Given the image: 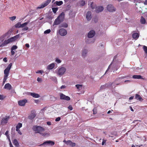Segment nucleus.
Listing matches in <instances>:
<instances>
[{
    "instance_id": "f257e3e1",
    "label": "nucleus",
    "mask_w": 147,
    "mask_h": 147,
    "mask_svg": "<svg viewBox=\"0 0 147 147\" xmlns=\"http://www.w3.org/2000/svg\"><path fill=\"white\" fill-rule=\"evenodd\" d=\"M20 37V34H18L16 36L11 37L7 40H5L4 42L0 45V47H3L13 42L18 38Z\"/></svg>"
},
{
    "instance_id": "f03ea898",
    "label": "nucleus",
    "mask_w": 147,
    "mask_h": 147,
    "mask_svg": "<svg viewBox=\"0 0 147 147\" xmlns=\"http://www.w3.org/2000/svg\"><path fill=\"white\" fill-rule=\"evenodd\" d=\"M125 78V77L124 76L122 77L121 78H117L114 82L112 83H110L108 84H106L103 85H102L100 87V90H103L106 89L107 87H109L112 86L113 85V86H114V85L115 84L117 85H119V82H117V81H119L120 79L121 78Z\"/></svg>"
},
{
    "instance_id": "7ed1b4c3",
    "label": "nucleus",
    "mask_w": 147,
    "mask_h": 147,
    "mask_svg": "<svg viewBox=\"0 0 147 147\" xmlns=\"http://www.w3.org/2000/svg\"><path fill=\"white\" fill-rule=\"evenodd\" d=\"M12 65V63H11L9 64L7 67L4 70V78L3 81V84H4L7 80L8 76L9 75V71Z\"/></svg>"
},
{
    "instance_id": "20e7f679",
    "label": "nucleus",
    "mask_w": 147,
    "mask_h": 147,
    "mask_svg": "<svg viewBox=\"0 0 147 147\" xmlns=\"http://www.w3.org/2000/svg\"><path fill=\"white\" fill-rule=\"evenodd\" d=\"M65 13L64 12H62L55 20L53 23V25L59 24L63 21L64 18Z\"/></svg>"
},
{
    "instance_id": "39448f33",
    "label": "nucleus",
    "mask_w": 147,
    "mask_h": 147,
    "mask_svg": "<svg viewBox=\"0 0 147 147\" xmlns=\"http://www.w3.org/2000/svg\"><path fill=\"white\" fill-rule=\"evenodd\" d=\"M32 129L35 133H39L42 134L41 133V132L43 131L45 129L43 127L41 126L38 125H34L33 126Z\"/></svg>"
},
{
    "instance_id": "423d86ee",
    "label": "nucleus",
    "mask_w": 147,
    "mask_h": 147,
    "mask_svg": "<svg viewBox=\"0 0 147 147\" xmlns=\"http://www.w3.org/2000/svg\"><path fill=\"white\" fill-rule=\"evenodd\" d=\"M51 0H47L42 3L40 5L37 7V9L42 8L48 5L51 2Z\"/></svg>"
},
{
    "instance_id": "0eeeda50",
    "label": "nucleus",
    "mask_w": 147,
    "mask_h": 147,
    "mask_svg": "<svg viewBox=\"0 0 147 147\" xmlns=\"http://www.w3.org/2000/svg\"><path fill=\"white\" fill-rule=\"evenodd\" d=\"M60 99L61 100H64L68 101L70 99V98L69 96H66L63 93H60Z\"/></svg>"
},
{
    "instance_id": "6e6552de",
    "label": "nucleus",
    "mask_w": 147,
    "mask_h": 147,
    "mask_svg": "<svg viewBox=\"0 0 147 147\" xmlns=\"http://www.w3.org/2000/svg\"><path fill=\"white\" fill-rule=\"evenodd\" d=\"M36 116V112L34 110H32L31 113L28 116V119L30 120H32Z\"/></svg>"
},
{
    "instance_id": "1a4fd4ad",
    "label": "nucleus",
    "mask_w": 147,
    "mask_h": 147,
    "mask_svg": "<svg viewBox=\"0 0 147 147\" xmlns=\"http://www.w3.org/2000/svg\"><path fill=\"white\" fill-rule=\"evenodd\" d=\"M107 9L110 12H113L115 10V9L114 6L111 4L108 5L107 6Z\"/></svg>"
},
{
    "instance_id": "9d476101",
    "label": "nucleus",
    "mask_w": 147,
    "mask_h": 147,
    "mask_svg": "<svg viewBox=\"0 0 147 147\" xmlns=\"http://www.w3.org/2000/svg\"><path fill=\"white\" fill-rule=\"evenodd\" d=\"M59 34L62 36H64L67 34V31L65 29L63 28L60 29L59 31Z\"/></svg>"
},
{
    "instance_id": "9b49d317",
    "label": "nucleus",
    "mask_w": 147,
    "mask_h": 147,
    "mask_svg": "<svg viewBox=\"0 0 147 147\" xmlns=\"http://www.w3.org/2000/svg\"><path fill=\"white\" fill-rule=\"evenodd\" d=\"M47 144L51 146H53L55 144V142H54L51 141H46L44 142L43 143L40 144L39 146H41Z\"/></svg>"
},
{
    "instance_id": "f8f14e48",
    "label": "nucleus",
    "mask_w": 147,
    "mask_h": 147,
    "mask_svg": "<svg viewBox=\"0 0 147 147\" xmlns=\"http://www.w3.org/2000/svg\"><path fill=\"white\" fill-rule=\"evenodd\" d=\"M66 69L65 68L62 67L59 68L58 71V74L59 75H62L66 71Z\"/></svg>"
},
{
    "instance_id": "ddd939ff",
    "label": "nucleus",
    "mask_w": 147,
    "mask_h": 147,
    "mask_svg": "<svg viewBox=\"0 0 147 147\" xmlns=\"http://www.w3.org/2000/svg\"><path fill=\"white\" fill-rule=\"evenodd\" d=\"M27 100L26 99H24L23 100H20L18 101V105L20 106H22L25 105V104L27 102Z\"/></svg>"
},
{
    "instance_id": "4468645a",
    "label": "nucleus",
    "mask_w": 147,
    "mask_h": 147,
    "mask_svg": "<svg viewBox=\"0 0 147 147\" xmlns=\"http://www.w3.org/2000/svg\"><path fill=\"white\" fill-rule=\"evenodd\" d=\"M9 119V117H6L3 118L1 120V124L3 125L7 123Z\"/></svg>"
},
{
    "instance_id": "2eb2a0df",
    "label": "nucleus",
    "mask_w": 147,
    "mask_h": 147,
    "mask_svg": "<svg viewBox=\"0 0 147 147\" xmlns=\"http://www.w3.org/2000/svg\"><path fill=\"white\" fill-rule=\"evenodd\" d=\"M95 34V31L93 30H91L90 31L88 34V37L89 38H92L94 36Z\"/></svg>"
},
{
    "instance_id": "dca6fc26",
    "label": "nucleus",
    "mask_w": 147,
    "mask_h": 147,
    "mask_svg": "<svg viewBox=\"0 0 147 147\" xmlns=\"http://www.w3.org/2000/svg\"><path fill=\"white\" fill-rule=\"evenodd\" d=\"M104 8L103 7L101 6H99L96 7L95 9V11L96 13H99L101 12L103 10Z\"/></svg>"
},
{
    "instance_id": "f3484780",
    "label": "nucleus",
    "mask_w": 147,
    "mask_h": 147,
    "mask_svg": "<svg viewBox=\"0 0 147 147\" xmlns=\"http://www.w3.org/2000/svg\"><path fill=\"white\" fill-rule=\"evenodd\" d=\"M86 18L88 21H89L92 18V16L91 13L90 11H88L86 15Z\"/></svg>"
},
{
    "instance_id": "a211bd4d",
    "label": "nucleus",
    "mask_w": 147,
    "mask_h": 147,
    "mask_svg": "<svg viewBox=\"0 0 147 147\" xmlns=\"http://www.w3.org/2000/svg\"><path fill=\"white\" fill-rule=\"evenodd\" d=\"M30 95L32 96L33 97L35 98H38L40 97V95L34 92H30L29 93Z\"/></svg>"
},
{
    "instance_id": "6ab92c4d",
    "label": "nucleus",
    "mask_w": 147,
    "mask_h": 147,
    "mask_svg": "<svg viewBox=\"0 0 147 147\" xmlns=\"http://www.w3.org/2000/svg\"><path fill=\"white\" fill-rule=\"evenodd\" d=\"M11 86L9 83L6 84L4 87V88L9 90H10L11 89Z\"/></svg>"
},
{
    "instance_id": "aec40b11",
    "label": "nucleus",
    "mask_w": 147,
    "mask_h": 147,
    "mask_svg": "<svg viewBox=\"0 0 147 147\" xmlns=\"http://www.w3.org/2000/svg\"><path fill=\"white\" fill-rule=\"evenodd\" d=\"M11 35L10 32L9 31L7 32L6 33L4 34L2 36L3 38L7 37V38H9Z\"/></svg>"
},
{
    "instance_id": "412c9836",
    "label": "nucleus",
    "mask_w": 147,
    "mask_h": 147,
    "mask_svg": "<svg viewBox=\"0 0 147 147\" xmlns=\"http://www.w3.org/2000/svg\"><path fill=\"white\" fill-rule=\"evenodd\" d=\"M55 66L54 63H51L47 66V69L48 70L52 69L54 68Z\"/></svg>"
},
{
    "instance_id": "4be33fe9",
    "label": "nucleus",
    "mask_w": 147,
    "mask_h": 147,
    "mask_svg": "<svg viewBox=\"0 0 147 147\" xmlns=\"http://www.w3.org/2000/svg\"><path fill=\"white\" fill-rule=\"evenodd\" d=\"M132 78L134 79H144V78H143L141 75H134L133 76Z\"/></svg>"
},
{
    "instance_id": "5701e85b",
    "label": "nucleus",
    "mask_w": 147,
    "mask_h": 147,
    "mask_svg": "<svg viewBox=\"0 0 147 147\" xmlns=\"http://www.w3.org/2000/svg\"><path fill=\"white\" fill-rule=\"evenodd\" d=\"M13 143L16 147H19L20 146L19 144L16 139H14L13 140Z\"/></svg>"
},
{
    "instance_id": "b1692460",
    "label": "nucleus",
    "mask_w": 147,
    "mask_h": 147,
    "mask_svg": "<svg viewBox=\"0 0 147 147\" xmlns=\"http://www.w3.org/2000/svg\"><path fill=\"white\" fill-rule=\"evenodd\" d=\"M139 34L137 33L133 34L132 35L133 38L135 40H137L139 38Z\"/></svg>"
},
{
    "instance_id": "393cba45",
    "label": "nucleus",
    "mask_w": 147,
    "mask_h": 147,
    "mask_svg": "<svg viewBox=\"0 0 147 147\" xmlns=\"http://www.w3.org/2000/svg\"><path fill=\"white\" fill-rule=\"evenodd\" d=\"M135 98L140 101H142L143 100L142 97L138 94H136L135 95Z\"/></svg>"
},
{
    "instance_id": "a878e982",
    "label": "nucleus",
    "mask_w": 147,
    "mask_h": 147,
    "mask_svg": "<svg viewBox=\"0 0 147 147\" xmlns=\"http://www.w3.org/2000/svg\"><path fill=\"white\" fill-rule=\"evenodd\" d=\"M87 52V50L86 49H84L82 52V57H85L86 56Z\"/></svg>"
},
{
    "instance_id": "bb28decb",
    "label": "nucleus",
    "mask_w": 147,
    "mask_h": 147,
    "mask_svg": "<svg viewBox=\"0 0 147 147\" xmlns=\"http://www.w3.org/2000/svg\"><path fill=\"white\" fill-rule=\"evenodd\" d=\"M55 3L57 6H60L62 5L63 3L62 1H56Z\"/></svg>"
},
{
    "instance_id": "cd10ccee",
    "label": "nucleus",
    "mask_w": 147,
    "mask_h": 147,
    "mask_svg": "<svg viewBox=\"0 0 147 147\" xmlns=\"http://www.w3.org/2000/svg\"><path fill=\"white\" fill-rule=\"evenodd\" d=\"M90 3H91L90 6L92 9H94L95 8L96 9V4H94L93 2H92L91 3L90 2Z\"/></svg>"
},
{
    "instance_id": "c85d7f7f",
    "label": "nucleus",
    "mask_w": 147,
    "mask_h": 147,
    "mask_svg": "<svg viewBox=\"0 0 147 147\" xmlns=\"http://www.w3.org/2000/svg\"><path fill=\"white\" fill-rule=\"evenodd\" d=\"M15 27L16 28H21V23L18 22L15 25Z\"/></svg>"
},
{
    "instance_id": "c756f323",
    "label": "nucleus",
    "mask_w": 147,
    "mask_h": 147,
    "mask_svg": "<svg viewBox=\"0 0 147 147\" xmlns=\"http://www.w3.org/2000/svg\"><path fill=\"white\" fill-rule=\"evenodd\" d=\"M140 22L142 24H144L146 23V20L142 16L141 17Z\"/></svg>"
},
{
    "instance_id": "7c9ffc66",
    "label": "nucleus",
    "mask_w": 147,
    "mask_h": 147,
    "mask_svg": "<svg viewBox=\"0 0 147 147\" xmlns=\"http://www.w3.org/2000/svg\"><path fill=\"white\" fill-rule=\"evenodd\" d=\"M22 126V124L20 123H18L16 126V129H19Z\"/></svg>"
},
{
    "instance_id": "2f4dec72",
    "label": "nucleus",
    "mask_w": 147,
    "mask_h": 147,
    "mask_svg": "<svg viewBox=\"0 0 147 147\" xmlns=\"http://www.w3.org/2000/svg\"><path fill=\"white\" fill-rule=\"evenodd\" d=\"M29 22H25L22 24H21V28H23L25 26L28 24Z\"/></svg>"
},
{
    "instance_id": "473e14b6",
    "label": "nucleus",
    "mask_w": 147,
    "mask_h": 147,
    "mask_svg": "<svg viewBox=\"0 0 147 147\" xmlns=\"http://www.w3.org/2000/svg\"><path fill=\"white\" fill-rule=\"evenodd\" d=\"M68 26V25L66 23H63L60 26V27H63L64 28H67Z\"/></svg>"
},
{
    "instance_id": "72a5a7b5",
    "label": "nucleus",
    "mask_w": 147,
    "mask_h": 147,
    "mask_svg": "<svg viewBox=\"0 0 147 147\" xmlns=\"http://www.w3.org/2000/svg\"><path fill=\"white\" fill-rule=\"evenodd\" d=\"M58 8L57 7H53L52 8V10L53 12V13H55L58 10Z\"/></svg>"
},
{
    "instance_id": "f704fd0d",
    "label": "nucleus",
    "mask_w": 147,
    "mask_h": 147,
    "mask_svg": "<svg viewBox=\"0 0 147 147\" xmlns=\"http://www.w3.org/2000/svg\"><path fill=\"white\" fill-rule=\"evenodd\" d=\"M143 50L146 54H147V47L144 45L143 47Z\"/></svg>"
},
{
    "instance_id": "c9c22d12",
    "label": "nucleus",
    "mask_w": 147,
    "mask_h": 147,
    "mask_svg": "<svg viewBox=\"0 0 147 147\" xmlns=\"http://www.w3.org/2000/svg\"><path fill=\"white\" fill-rule=\"evenodd\" d=\"M18 48V47L16 45H13L12 46V47H11V50H14Z\"/></svg>"
},
{
    "instance_id": "e433bc0d",
    "label": "nucleus",
    "mask_w": 147,
    "mask_h": 147,
    "mask_svg": "<svg viewBox=\"0 0 147 147\" xmlns=\"http://www.w3.org/2000/svg\"><path fill=\"white\" fill-rule=\"evenodd\" d=\"M16 18V16H13L9 18V19L11 21H13Z\"/></svg>"
},
{
    "instance_id": "4c0bfd02",
    "label": "nucleus",
    "mask_w": 147,
    "mask_h": 147,
    "mask_svg": "<svg viewBox=\"0 0 147 147\" xmlns=\"http://www.w3.org/2000/svg\"><path fill=\"white\" fill-rule=\"evenodd\" d=\"M51 32V30L50 29H48L45 30L44 33L45 34H49Z\"/></svg>"
},
{
    "instance_id": "58836bf2",
    "label": "nucleus",
    "mask_w": 147,
    "mask_h": 147,
    "mask_svg": "<svg viewBox=\"0 0 147 147\" xmlns=\"http://www.w3.org/2000/svg\"><path fill=\"white\" fill-rule=\"evenodd\" d=\"M82 86V85L80 84H77L76 85V86L78 89H79L80 88H81Z\"/></svg>"
},
{
    "instance_id": "ea45409f",
    "label": "nucleus",
    "mask_w": 147,
    "mask_h": 147,
    "mask_svg": "<svg viewBox=\"0 0 147 147\" xmlns=\"http://www.w3.org/2000/svg\"><path fill=\"white\" fill-rule=\"evenodd\" d=\"M28 29V28L27 27H25L22 29V30L23 31H26Z\"/></svg>"
},
{
    "instance_id": "a19ab883",
    "label": "nucleus",
    "mask_w": 147,
    "mask_h": 147,
    "mask_svg": "<svg viewBox=\"0 0 147 147\" xmlns=\"http://www.w3.org/2000/svg\"><path fill=\"white\" fill-rule=\"evenodd\" d=\"M5 97L3 95L0 94V100H3Z\"/></svg>"
},
{
    "instance_id": "79ce46f5",
    "label": "nucleus",
    "mask_w": 147,
    "mask_h": 147,
    "mask_svg": "<svg viewBox=\"0 0 147 147\" xmlns=\"http://www.w3.org/2000/svg\"><path fill=\"white\" fill-rule=\"evenodd\" d=\"M71 141L70 140L67 141L66 143V144L67 145H69L70 146Z\"/></svg>"
},
{
    "instance_id": "37998d69",
    "label": "nucleus",
    "mask_w": 147,
    "mask_h": 147,
    "mask_svg": "<svg viewBox=\"0 0 147 147\" xmlns=\"http://www.w3.org/2000/svg\"><path fill=\"white\" fill-rule=\"evenodd\" d=\"M81 4V5L82 6H84L86 4L85 1H82Z\"/></svg>"
},
{
    "instance_id": "c03bdc74",
    "label": "nucleus",
    "mask_w": 147,
    "mask_h": 147,
    "mask_svg": "<svg viewBox=\"0 0 147 147\" xmlns=\"http://www.w3.org/2000/svg\"><path fill=\"white\" fill-rule=\"evenodd\" d=\"M75 145H76V144L75 143L72 142H71V143L70 146H72V147H74V146H75Z\"/></svg>"
},
{
    "instance_id": "a18cd8bd",
    "label": "nucleus",
    "mask_w": 147,
    "mask_h": 147,
    "mask_svg": "<svg viewBox=\"0 0 147 147\" xmlns=\"http://www.w3.org/2000/svg\"><path fill=\"white\" fill-rule=\"evenodd\" d=\"M16 131L18 132V133L20 135H21L22 134V133L20 131L19 129H16Z\"/></svg>"
},
{
    "instance_id": "49530a36",
    "label": "nucleus",
    "mask_w": 147,
    "mask_h": 147,
    "mask_svg": "<svg viewBox=\"0 0 147 147\" xmlns=\"http://www.w3.org/2000/svg\"><path fill=\"white\" fill-rule=\"evenodd\" d=\"M96 109L95 108H94L93 110V114H95L97 113V111Z\"/></svg>"
},
{
    "instance_id": "de8ad7c7",
    "label": "nucleus",
    "mask_w": 147,
    "mask_h": 147,
    "mask_svg": "<svg viewBox=\"0 0 147 147\" xmlns=\"http://www.w3.org/2000/svg\"><path fill=\"white\" fill-rule=\"evenodd\" d=\"M55 61L57 63H60L61 62V61L60 60L58 59H56Z\"/></svg>"
},
{
    "instance_id": "09e8293b",
    "label": "nucleus",
    "mask_w": 147,
    "mask_h": 147,
    "mask_svg": "<svg viewBox=\"0 0 147 147\" xmlns=\"http://www.w3.org/2000/svg\"><path fill=\"white\" fill-rule=\"evenodd\" d=\"M8 133H9L8 131H7L5 133V135L6 136L7 138H8V137L9 138V136L8 134Z\"/></svg>"
},
{
    "instance_id": "8fccbe9b",
    "label": "nucleus",
    "mask_w": 147,
    "mask_h": 147,
    "mask_svg": "<svg viewBox=\"0 0 147 147\" xmlns=\"http://www.w3.org/2000/svg\"><path fill=\"white\" fill-rule=\"evenodd\" d=\"M43 72V71H42L41 70H40L38 71H36V73H37V74L40 73H41V74H42V73Z\"/></svg>"
},
{
    "instance_id": "3c124183",
    "label": "nucleus",
    "mask_w": 147,
    "mask_h": 147,
    "mask_svg": "<svg viewBox=\"0 0 147 147\" xmlns=\"http://www.w3.org/2000/svg\"><path fill=\"white\" fill-rule=\"evenodd\" d=\"M37 81L39 82H41L42 81V79L41 78H38L37 79Z\"/></svg>"
},
{
    "instance_id": "603ef678",
    "label": "nucleus",
    "mask_w": 147,
    "mask_h": 147,
    "mask_svg": "<svg viewBox=\"0 0 147 147\" xmlns=\"http://www.w3.org/2000/svg\"><path fill=\"white\" fill-rule=\"evenodd\" d=\"M61 119V118L60 117H58L55 119V121H59Z\"/></svg>"
},
{
    "instance_id": "864d4df0",
    "label": "nucleus",
    "mask_w": 147,
    "mask_h": 147,
    "mask_svg": "<svg viewBox=\"0 0 147 147\" xmlns=\"http://www.w3.org/2000/svg\"><path fill=\"white\" fill-rule=\"evenodd\" d=\"M68 109L70 110H72L73 109V108L72 106L71 105H69L68 107Z\"/></svg>"
},
{
    "instance_id": "5fc2aeb1",
    "label": "nucleus",
    "mask_w": 147,
    "mask_h": 147,
    "mask_svg": "<svg viewBox=\"0 0 147 147\" xmlns=\"http://www.w3.org/2000/svg\"><path fill=\"white\" fill-rule=\"evenodd\" d=\"M106 140H103L102 142V145H103L104 144L106 143Z\"/></svg>"
},
{
    "instance_id": "6e6d98bb",
    "label": "nucleus",
    "mask_w": 147,
    "mask_h": 147,
    "mask_svg": "<svg viewBox=\"0 0 147 147\" xmlns=\"http://www.w3.org/2000/svg\"><path fill=\"white\" fill-rule=\"evenodd\" d=\"M3 61L5 62H7V61L6 57H5L3 59Z\"/></svg>"
},
{
    "instance_id": "4d7b16f0",
    "label": "nucleus",
    "mask_w": 147,
    "mask_h": 147,
    "mask_svg": "<svg viewBox=\"0 0 147 147\" xmlns=\"http://www.w3.org/2000/svg\"><path fill=\"white\" fill-rule=\"evenodd\" d=\"M11 55H13L15 54V52L13 50H11Z\"/></svg>"
},
{
    "instance_id": "13d9d810",
    "label": "nucleus",
    "mask_w": 147,
    "mask_h": 147,
    "mask_svg": "<svg viewBox=\"0 0 147 147\" xmlns=\"http://www.w3.org/2000/svg\"><path fill=\"white\" fill-rule=\"evenodd\" d=\"M66 87V86L65 85H62L61 87V88L62 89V88H65Z\"/></svg>"
},
{
    "instance_id": "bf43d9fd",
    "label": "nucleus",
    "mask_w": 147,
    "mask_h": 147,
    "mask_svg": "<svg viewBox=\"0 0 147 147\" xmlns=\"http://www.w3.org/2000/svg\"><path fill=\"white\" fill-rule=\"evenodd\" d=\"M25 46L26 47L28 48H29L30 47L29 45L27 43L25 44Z\"/></svg>"
},
{
    "instance_id": "052dcab7",
    "label": "nucleus",
    "mask_w": 147,
    "mask_h": 147,
    "mask_svg": "<svg viewBox=\"0 0 147 147\" xmlns=\"http://www.w3.org/2000/svg\"><path fill=\"white\" fill-rule=\"evenodd\" d=\"M47 124L48 125H51V123L50 121H48V122H47Z\"/></svg>"
},
{
    "instance_id": "680f3d73",
    "label": "nucleus",
    "mask_w": 147,
    "mask_h": 147,
    "mask_svg": "<svg viewBox=\"0 0 147 147\" xmlns=\"http://www.w3.org/2000/svg\"><path fill=\"white\" fill-rule=\"evenodd\" d=\"M144 3V5H147V0H146Z\"/></svg>"
},
{
    "instance_id": "e2e57ef3",
    "label": "nucleus",
    "mask_w": 147,
    "mask_h": 147,
    "mask_svg": "<svg viewBox=\"0 0 147 147\" xmlns=\"http://www.w3.org/2000/svg\"><path fill=\"white\" fill-rule=\"evenodd\" d=\"M134 98V96H131L129 97V100H132Z\"/></svg>"
},
{
    "instance_id": "0e129e2a",
    "label": "nucleus",
    "mask_w": 147,
    "mask_h": 147,
    "mask_svg": "<svg viewBox=\"0 0 147 147\" xmlns=\"http://www.w3.org/2000/svg\"><path fill=\"white\" fill-rule=\"evenodd\" d=\"M9 145H10V147H13V145H12V144L11 143V142H10L9 143Z\"/></svg>"
},
{
    "instance_id": "69168bd1",
    "label": "nucleus",
    "mask_w": 147,
    "mask_h": 147,
    "mask_svg": "<svg viewBox=\"0 0 147 147\" xmlns=\"http://www.w3.org/2000/svg\"><path fill=\"white\" fill-rule=\"evenodd\" d=\"M130 108L131 109V110L132 111H134V109H132V107H131V106H130Z\"/></svg>"
},
{
    "instance_id": "338daca9",
    "label": "nucleus",
    "mask_w": 147,
    "mask_h": 147,
    "mask_svg": "<svg viewBox=\"0 0 147 147\" xmlns=\"http://www.w3.org/2000/svg\"><path fill=\"white\" fill-rule=\"evenodd\" d=\"M94 21H95V22H96L97 21V18H94Z\"/></svg>"
},
{
    "instance_id": "774afa93",
    "label": "nucleus",
    "mask_w": 147,
    "mask_h": 147,
    "mask_svg": "<svg viewBox=\"0 0 147 147\" xmlns=\"http://www.w3.org/2000/svg\"><path fill=\"white\" fill-rule=\"evenodd\" d=\"M111 112L110 110L108 111L107 112V114H109L111 113Z\"/></svg>"
}]
</instances>
